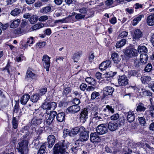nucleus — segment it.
I'll list each match as a JSON object with an SVG mask.
<instances>
[{
	"mask_svg": "<svg viewBox=\"0 0 154 154\" xmlns=\"http://www.w3.org/2000/svg\"><path fill=\"white\" fill-rule=\"evenodd\" d=\"M84 127L83 126L77 127L72 129L70 131V134L72 135L77 134L79 132H81L84 131Z\"/></svg>",
	"mask_w": 154,
	"mask_h": 154,
	"instance_id": "16",
	"label": "nucleus"
},
{
	"mask_svg": "<svg viewBox=\"0 0 154 154\" xmlns=\"http://www.w3.org/2000/svg\"><path fill=\"white\" fill-rule=\"evenodd\" d=\"M85 17V15L81 14H77L75 16V18L77 20H81Z\"/></svg>",
	"mask_w": 154,
	"mask_h": 154,
	"instance_id": "57",
	"label": "nucleus"
},
{
	"mask_svg": "<svg viewBox=\"0 0 154 154\" xmlns=\"http://www.w3.org/2000/svg\"><path fill=\"white\" fill-rule=\"evenodd\" d=\"M78 145H79V144L76 143V141L75 143L73 144L71 148V150L72 152L76 153L77 152L78 150L80 149L79 146Z\"/></svg>",
	"mask_w": 154,
	"mask_h": 154,
	"instance_id": "37",
	"label": "nucleus"
},
{
	"mask_svg": "<svg viewBox=\"0 0 154 154\" xmlns=\"http://www.w3.org/2000/svg\"><path fill=\"white\" fill-rule=\"evenodd\" d=\"M62 141L54 145V154H68L67 152H66V149L68 146V142L65 140Z\"/></svg>",
	"mask_w": 154,
	"mask_h": 154,
	"instance_id": "2",
	"label": "nucleus"
},
{
	"mask_svg": "<svg viewBox=\"0 0 154 154\" xmlns=\"http://www.w3.org/2000/svg\"><path fill=\"white\" fill-rule=\"evenodd\" d=\"M62 10L60 9H57L55 11L54 14V17H58L60 16L61 14Z\"/></svg>",
	"mask_w": 154,
	"mask_h": 154,
	"instance_id": "50",
	"label": "nucleus"
},
{
	"mask_svg": "<svg viewBox=\"0 0 154 154\" xmlns=\"http://www.w3.org/2000/svg\"><path fill=\"white\" fill-rule=\"evenodd\" d=\"M126 41L125 39H122L120 41L118 42L116 46L117 48H120L124 46L126 43Z\"/></svg>",
	"mask_w": 154,
	"mask_h": 154,
	"instance_id": "29",
	"label": "nucleus"
},
{
	"mask_svg": "<svg viewBox=\"0 0 154 154\" xmlns=\"http://www.w3.org/2000/svg\"><path fill=\"white\" fill-rule=\"evenodd\" d=\"M50 57L47 55H45L43 57V64L44 68L46 69L47 71L49 70L50 64Z\"/></svg>",
	"mask_w": 154,
	"mask_h": 154,
	"instance_id": "6",
	"label": "nucleus"
},
{
	"mask_svg": "<svg viewBox=\"0 0 154 154\" xmlns=\"http://www.w3.org/2000/svg\"><path fill=\"white\" fill-rule=\"evenodd\" d=\"M56 138L53 135H51L48 137V147L51 148L55 143Z\"/></svg>",
	"mask_w": 154,
	"mask_h": 154,
	"instance_id": "14",
	"label": "nucleus"
},
{
	"mask_svg": "<svg viewBox=\"0 0 154 154\" xmlns=\"http://www.w3.org/2000/svg\"><path fill=\"white\" fill-rule=\"evenodd\" d=\"M48 17L46 15L42 16L40 17L39 18L38 20L39 21L41 22H45L46 20H48Z\"/></svg>",
	"mask_w": 154,
	"mask_h": 154,
	"instance_id": "52",
	"label": "nucleus"
},
{
	"mask_svg": "<svg viewBox=\"0 0 154 154\" xmlns=\"http://www.w3.org/2000/svg\"><path fill=\"white\" fill-rule=\"evenodd\" d=\"M68 22V21L67 20H66V18H65L63 19H61V20H56L54 22V23H57L59 22H60L61 23H67Z\"/></svg>",
	"mask_w": 154,
	"mask_h": 154,
	"instance_id": "55",
	"label": "nucleus"
},
{
	"mask_svg": "<svg viewBox=\"0 0 154 154\" xmlns=\"http://www.w3.org/2000/svg\"><path fill=\"white\" fill-rule=\"evenodd\" d=\"M38 19V17L36 15H34L30 17L29 21L31 24H34L37 21Z\"/></svg>",
	"mask_w": 154,
	"mask_h": 154,
	"instance_id": "32",
	"label": "nucleus"
},
{
	"mask_svg": "<svg viewBox=\"0 0 154 154\" xmlns=\"http://www.w3.org/2000/svg\"><path fill=\"white\" fill-rule=\"evenodd\" d=\"M148 59V55L145 53H141L140 56V61L142 64H144L146 63Z\"/></svg>",
	"mask_w": 154,
	"mask_h": 154,
	"instance_id": "21",
	"label": "nucleus"
},
{
	"mask_svg": "<svg viewBox=\"0 0 154 154\" xmlns=\"http://www.w3.org/2000/svg\"><path fill=\"white\" fill-rule=\"evenodd\" d=\"M110 61L109 60L102 62L99 66V68L101 70H105L110 65Z\"/></svg>",
	"mask_w": 154,
	"mask_h": 154,
	"instance_id": "15",
	"label": "nucleus"
},
{
	"mask_svg": "<svg viewBox=\"0 0 154 154\" xmlns=\"http://www.w3.org/2000/svg\"><path fill=\"white\" fill-rule=\"evenodd\" d=\"M147 48L144 46L140 45L138 47V51L139 53L142 52L145 54L147 52Z\"/></svg>",
	"mask_w": 154,
	"mask_h": 154,
	"instance_id": "31",
	"label": "nucleus"
},
{
	"mask_svg": "<svg viewBox=\"0 0 154 154\" xmlns=\"http://www.w3.org/2000/svg\"><path fill=\"white\" fill-rule=\"evenodd\" d=\"M97 133L100 134H103L106 133L108 129L105 124L99 125L96 128Z\"/></svg>",
	"mask_w": 154,
	"mask_h": 154,
	"instance_id": "9",
	"label": "nucleus"
},
{
	"mask_svg": "<svg viewBox=\"0 0 154 154\" xmlns=\"http://www.w3.org/2000/svg\"><path fill=\"white\" fill-rule=\"evenodd\" d=\"M21 12L20 9L16 8L11 11V14L14 16H16L19 15Z\"/></svg>",
	"mask_w": 154,
	"mask_h": 154,
	"instance_id": "36",
	"label": "nucleus"
},
{
	"mask_svg": "<svg viewBox=\"0 0 154 154\" xmlns=\"http://www.w3.org/2000/svg\"><path fill=\"white\" fill-rule=\"evenodd\" d=\"M90 140L93 143L98 142L101 140V139L97 133H91L90 135Z\"/></svg>",
	"mask_w": 154,
	"mask_h": 154,
	"instance_id": "11",
	"label": "nucleus"
},
{
	"mask_svg": "<svg viewBox=\"0 0 154 154\" xmlns=\"http://www.w3.org/2000/svg\"><path fill=\"white\" fill-rule=\"evenodd\" d=\"M152 68V66L150 63H148L145 67V71L147 72H149L151 71Z\"/></svg>",
	"mask_w": 154,
	"mask_h": 154,
	"instance_id": "51",
	"label": "nucleus"
},
{
	"mask_svg": "<svg viewBox=\"0 0 154 154\" xmlns=\"http://www.w3.org/2000/svg\"><path fill=\"white\" fill-rule=\"evenodd\" d=\"M88 111L87 109L84 108L83 109L80 114L81 116L80 118L81 119H87L88 118Z\"/></svg>",
	"mask_w": 154,
	"mask_h": 154,
	"instance_id": "24",
	"label": "nucleus"
},
{
	"mask_svg": "<svg viewBox=\"0 0 154 154\" xmlns=\"http://www.w3.org/2000/svg\"><path fill=\"white\" fill-rule=\"evenodd\" d=\"M118 127V124L113 121L109 122L108 124V128L109 130L111 131H113L116 130Z\"/></svg>",
	"mask_w": 154,
	"mask_h": 154,
	"instance_id": "10",
	"label": "nucleus"
},
{
	"mask_svg": "<svg viewBox=\"0 0 154 154\" xmlns=\"http://www.w3.org/2000/svg\"><path fill=\"white\" fill-rule=\"evenodd\" d=\"M95 116L93 118V120L94 119L100 121H102L103 119V116L101 114H99L98 115H95Z\"/></svg>",
	"mask_w": 154,
	"mask_h": 154,
	"instance_id": "47",
	"label": "nucleus"
},
{
	"mask_svg": "<svg viewBox=\"0 0 154 154\" xmlns=\"http://www.w3.org/2000/svg\"><path fill=\"white\" fill-rule=\"evenodd\" d=\"M26 32V31L24 29L20 27L15 29L14 31L15 34L18 35L23 34Z\"/></svg>",
	"mask_w": 154,
	"mask_h": 154,
	"instance_id": "30",
	"label": "nucleus"
},
{
	"mask_svg": "<svg viewBox=\"0 0 154 154\" xmlns=\"http://www.w3.org/2000/svg\"><path fill=\"white\" fill-rule=\"evenodd\" d=\"M134 64L137 67H139L141 64L142 63L138 60H135L134 61Z\"/></svg>",
	"mask_w": 154,
	"mask_h": 154,
	"instance_id": "59",
	"label": "nucleus"
},
{
	"mask_svg": "<svg viewBox=\"0 0 154 154\" xmlns=\"http://www.w3.org/2000/svg\"><path fill=\"white\" fill-rule=\"evenodd\" d=\"M119 118V115L118 113L114 114L110 117L111 119L112 120H116L118 119Z\"/></svg>",
	"mask_w": 154,
	"mask_h": 154,
	"instance_id": "53",
	"label": "nucleus"
},
{
	"mask_svg": "<svg viewBox=\"0 0 154 154\" xmlns=\"http://www.w3.org/2000/svg\"><path fill=\"white\" fill-rule=\"evenodd\" d=\"M112 146L113 153H114L115 154L120 151L122 144L117 140L114 139L113 140L112 143Z\"/></svg>",
	"mask_w": 154,
	"mask_h": 154,
	"instance_id": "4",
	"label": "nucleus"
},
{
	"mask_svg": "<svg viewBox=\"0 0 154 154\" xmlns=\"http://www.w3.org/2000/svg\"><path fill=\"white\" fill-rule=\"evenodd\" d=\"M103 111L106 112H111L112 113H113L114 112V109L112 108V106L108 105L106 106V107L104 109Z\"/></svg>",
	"mask_w": 154,
	"mask_h": 154,
	"instance_id": "40",
	"label": "nucleus"
},
{
	"mask_svg": "<svg viewBox=\"0 0 154 154\" xmlns=\"http://www.w3.org/2000/svg\"><path fill=\"white\" fill-rule=\"evenodd\" d=\"M151 79L150 77L149 76H145L141 77L140 78L142 83L144 84L147 83Z\"/></svg>",
	"mask_w": 154,
	"mask_h": 154,
	"instance_id": "33",
	"label": "nucleus"
},
{
	"mask_svg": "<svg viewBox=\"0 0 154 154\" xmlns=\"http://www.w3.org/2000/svg\"><path fill=\"white\" fill-rule=\"evenodd\" d=\"M82 54V52L81 51L77 52L73 55V58L75 62H77V60H79L80 56Z\"/></svg>",
	"mask_w": 154,
	"mask_h": 154,
	"instance_id": "38",
	"label": "nucleus"
},
{
	"mask_svg": "<svg viewBox=\"0 0 154 154\" xmlns=\"http://www.w3.org/2000/svg\"><path fill=\"white\" fill-rule=\"evenodd\" d=\"M143 94L147 96H150L152 95V93L149 91L144 90V91L143 92Z\"/></svg>",
	"mask_w": 154,
	"mask_h": 154,
	"instance_id": "54",
	"label": "nucleus"
},
{
	"mask_svg": "<svg viewBox=\"0 0 154 154\" xmlns=\"http://www.w3.org/2000/svg\"><path fill=\"white\" fill-rule=\"evenodd\" d=\"M128 32L126 31H123L119 35V37L121 38L126 37L128 35Z\"/></svg>",
	"mask_w": 154,
	"mask_h": 154,
	"instance_id": "61",
	"label": "nucleus"
},
{
	"mask_svg": "<svg viewBox=\"0 0 154 154\" xmlns=\"http://www.w3.org/2000/svg\"><path fill=\"white\" fill-rule=\"evenodd\" d=\"M88 132L87 131L85 130V128H84V131L81 132L79 139L76 140V143L79 144V141L83 142L87 140L89 137Z\"/></svg>",
	"mask_w": 154,
	"mask_h": 154,
	"instance_id": "5",
	"label": "nucleus"
},
{
	"mask_svg": "<svg viewBox=\"0 0 154 154\" xmlns=\"http://www.w3.org/2000/svg\"><path fill=\"white\" fill-rule=\"evenodd\" d=\"M4 69H6L7 70L9 74L11 73V72H14V69L13 70H12L11 67L10 65L8 63V64Z\"/></svg>",
	"mask_w": 154,
	"mask_h": 154,
	"instance_id": "49",
	"label": "nucleus"
},
{
	"mask_svg": "<svg viewBox=\"0 0 154 154\" xmlns=\"http://www.w3.org/2000/svg\"><path fill=\"white\" fill-rule=\"evenodd\" d=\"M12 125L13 128L14 129H16L18 126V121L16 119L15 117H13L12 119Z\"/></svg>",
	"mask_w": 154,
	"mask_h": 154,
	"instance_id": "44",
	"label": "nucleus"
},
{
	"mask_svg": "<svg viewBox=\"0 0 154 154\" xmlns=\"http://www.w3.org/2000/svg\"><path fill=\"white\" fill-rule=\"evenodd\" d=\"M146 109V108L144 106V105L142 103H139L137 106L136 110L137 112H144Z\"/></svg>",
	"mask_w": 154,
	"mask_h": 154,
	"instance_id": "25",
	"label": "nucleus"
},
{
	"mask_svg": "<svg viewBox=\"0 0 154 154\" xmlns=\"http://www.w3.org/2000/svg\"><path fill=\"white\" fill-rule=\"evenodd\" d=\"M50 113L48 112L44 113L42 116V119L45 120V122L46 124L48 125H50L52 122L54 117L57 115V112L56 111H50Z\"/></svg>",
	"mask_w": 154,
	"mask_h": 154,
	"instance_id": "3",
	"label": "nucleus"
},
{
	"mask_svg": "<svg viewBox=\"0 0 154 154\" xmlns=\"http://www.w3.org/2000/svg\"><path fill=\"white\" fill-rule=\"evenodd\" d=\"M20 22V20L18 19L11 21L10 27L12 28H14L17 27L19 25Z\"/></svg>",
	"mask_w": 154,
	"mask_h": 154,
	"instance_id": "23",
	"label": "nucleus"
},
{
	"mask_svg": "<svg viewBox=\"0 0 154 154\" xmlns=\"http://www.w3.org/2000/svg\"><path fill=\"white\" fill-rule=\"evenodd\" d=\"M143 35L142 32L139 29L135 30L133 35V38L135 40H138Z\"/></svg>",
	"mask_w": 154,
	"mask_h": 154,
	"instance_id": "18",
	"label": "nucleus"
},
{
	"mask_svg": "<svg viewBox=\"0 0 154 154\" xmlns=\"http://www.w3.org/2000/svg\"><path fill=\"white\" fill-rule=\"evenodd\" d=\"M102 74L99 72H97L95 74L96 78L99 80H100L102 78Z\"/></svg>",
	"mask_w": 154,
	"mask_h": 154,
	"instance_id": "64",
	"label": "nucleus"
},
{
	"mask_svg": "<svg viewBox=\"0 0 154 154\" xmlns=\"http://www.w3.org/2000/svg\"><path fill=\"white\" fill-rule=\"evenodd\" d=\"M100 95L99 93L96 91L93 92L91 95V99L92 100H94Z\"/></svg>",
	"mask_w": 154,
	"mask_h": 154,
	"instance_id": "48",
	"label": "nucleus"
},
{
	"mask_svg": "<svg viewBox=\"0 0 154 154\" xmlns=\"http://www.w3.org/2000/svg\"><path fill=\"white\" fill-rule=\"evenodd\" d=\"M138 117L139 122L140 124L144 126L146 123L145 119L143 117Z\"/></svg>",
	"mask_w": 154,
	"mask_h": 154,
	"instance_id": "43",
	"label": "nucleus"
},
{
	"mask_svg": "<svg viewBox=\"0 0 154 154\" xmlns=\"http://www.w3.org/2000/svg\"><path fill=\"white\" fill-rule=\"evenodd\" d=\"M85 81L87 82L91 85L94 86L96 85L95 80L93 78L87 77L85 79Z\"/></svg>",
	"mask_w": 154,
	"mask_h": 154,
	"instance_id": "34",
	"label": "nucleus"
},
{
	"mask_svg": "<svg viewBox=\"0 0 154 154\" xmlns=\"http://www.w3.org/2000/svg\"><path fill=\"white\" fill-rule=\"evenodd\" d=\"M147 24L149 26L154 25V14L148 16L146 18Z\"/></svg>",
	"mask_w": 154,
	"mask_h": 154,
	"instance_id": "17",
	"label": "nucleus"
},
{
	"mask_svg": "<svg viewBox=\"0 0 154 154\" xmlns=\"http://www.w3.org/2000/svg\"><path fill=\"white\" fill-rule=\"evenodd\" d=\"M149 110V114L151 117L154 118V106H151Z\"/></svg>",
	"mask_w": 154,
	"mask_h": 154,
	"instance_id": "58",
	"label": "nucleus"
},
{
	"mask_svg": "<svg viewBox=\"0 0 154 154\" xmlns=\"http://www.w3.org/2000/svg\"><path fill=\"white\" fill-rule=\"evenodd\" d=\"M47 88H42L40 90V94L41 95H42L45 94L47 91Z\"/></svg>",
	"mask_w": 154,
	"mask_h": 154,
	"instance_id": "63",
	"label": "nucleus"
},
{
	"mask_svg": "<svg viewBox=\"0 0 154 154\" xmlns=\"http://www.w3.org/2000/svg\"><path fill=\"white\" fill-rule=\"evenodd\" d=\"M46 43L45 42H39L37 44V46L39 48L44 47L46 45Z\"/></svg>",
	"mask_w": 154,
	"mask_h": 154,
	"instance_id": "62",
	"label": "nucleus"
},
{
	"mask_svg": "<svg viewBox=\"0 0 154 154\" xmlns=\"http://www.w3.org/2000/svg\"><path fill=\"white\" fill-rule=\"evenodd\" d=\"M26 76L27 78H30L32 79H34L35 78V74L33 73L31 71L29 70L27 71Z\"/></svg>",
	"mask_w": 154,
	"mask_h": 154,
	"instance_id": "41",
	"label": "nucleus"
},
{
	"mask_svg": "<svg viewBox=\"0 0 154 154\" xmlns=\"http://www.w3.org/2000/svg\"><path fill=\"white\" fill-rule=\"evenodd\" d=\"M30 98V95L28 94L23 95L20 99V103L22 105H25Z\"/></svg>",
	"mask_w": 154,
	"mask_h": 154,
	"instance_id": "20",
	"label": "nucleus"
},
{
	"mask_svg": "<svg viewBox=\"0 0 154 154\" xmlns=\"http://www.w3.org/2000/svg\"><path fill=\"white\" fill-rule=\"evenodd\" d=\"M118 81V84L120 86H125L128 83V79L125 75L119 76Z\"/></svg>",
	"mask_w": 154,
	"mask_h": 154,
	"instance_id": "8",
	"label": "nucleus"
},
{
	"mask_svg": "<svg viewBox=\"0 0 154 154\" xmlns=\"http://www.w3.org/2000/svg\"><path fill=\"white\" fill-rule=\"evenodd\" d=\"M35 111L33 112V115L37 117H40L42 116L43 114L40 111V109L38 107L35 109Z\"/></svg>",
	"mask_w": 154,
	"mask_h": 154,
	"instance_id": "28",
	"label": "nucleus"
},
{
	"mask_svg": "<svg viewBox=\"0 0 154 154\" xmlns=\"http://www.w3.org/2000/svg\"><path fill=\"white\" fill-rule=\"evenodd\" d=\"M39 98V95L38 94H36L32 95L30 98V100L33 103L36 102Z\"/></svg>",
	"mask_w": 154,
	"mask_h": 154,
	"instance_id": "35",
	"label": "nucleus"
},
{
	"mask_svg": "<svg viewBox=\"0 0 154 154\" xmlns=\"http://www.w3.org/2000/svg\"><path fill=\"white\" fill-rule=\"evenodd\" d=\"M80 109V107L78 105H73L68 108V110L71 113H75L79 112Z\"/></svg>",
	"mask_w": 154,
	"mask_h": 154,
	"instance_id": "12",
	"label": "nucleus"
},
{
	"mask_svg": "<svg viewBox=\"0 0 154 154\" xmlns=\"http://www.w3.org/2000/svg\"><path fill=\"white\" fill-rule=\"evenodd\" d=\"M127 114V119L130 122H132L135 119V116L134 112L129 111L126 113Z\"/></svg>",
	"mask_w": 154,
	"mask_h": 154,
	"instance_id": "19",
	"label": "nucleus"
},
{
	"mask_svg": "<svg viewBox=\"0 0 154 154\" xmlns=\"http://www.w3.org/2000/svg\"><path fill=\"white\" fill-rule=\"evenodd\" d=\"M29 134V131L27 130L23 129L21 134L23 135V138H21V141L19 143V146L18 148L19 152L21 154H27L29 151L28 148V142L26 139Z\"/></svg>",
	"mask_w": 154,
	"mask_h": 154,
	"instance_id": "1",
	"label": "nucleus"
},
{
	"mask_svg": "<svg viewBox=\"0 0 154 154\" xmlns=\"http://www.w3.org/2000/svg\"><path fill=\"white\" fill-rule=\"evenodd\" d=\"M65 115L64 112H61L58 113L57 116V120L60 122H63L65 119Z\"/></svg>",
	"mask_w": 154,
	"mask_h": 154,
	"instance_id": "26",
	"label": "nucleus"
},
{
	"mask_svg": "<svg viewBox=\"0 0 154 154\" xmlns=\"http://www.w3.org/2000/svg\"><path fill=\"white\" fill-rule=\"evenodd\" d=\"M125 54L129 57H136L138 55L137 51L134 48L127 49L125 52Z\"/></svg>",
	"mask_w": 154,
	"mask_h": 154,
	"instance_id": "7",
	"label": "nucleus"
},
{
	"mask_svg": "<svg viewBox=\"0 0 154 154\" xmlns=\"http://www.w3.org/2000/svg\"><path fill=\"white\" fill-rule=\"evenodd\" d=\"M134 7L135 9L137 10L142 8H143V5L139 3H136L134 5Z\"/></svg>",
	"mask_w": 154,
	"mask_h": 154,
	"instance_id": "60",
	"label": "nucleus"
},
{
	"mask_svg": "<svg viewBox=\"0 0 154 154\" xmlns=\"http://www.w3.org/2000/svg\"><path fill=\"white\" fill-rule=\"evenodd\" d=\"M114 89L111 86H107L103 89V93L104 95L107 96L108 95H111L114 91Z\"/></svg>",
	"mask_w": 154,
	"mask_h": 154,
	"instance_id": "13",
	"label": "nucleus"
},
{
	"mask_svg": "<svg viewBox=\"0 0 154 154\" xmlns=\"http://www.w3.org/2000/svg\"><path fill=\"white\" fill-rule=\"evenodd\" d=\"M51 10V7L50 6H47L42 8L40 10V12L42 13L45 14L47 13Z\"/></svg>",
	"mask_w": 154,
	"mask_h": 154,
	"instance_id": "39",
	"label": "nucleus"
},
{
	"mask_svg": "<svg viewBox=\"0 0 154 154\" xmlns=\"http://www.w3.org/2000/svg\"><path fill=\"white\" fill-rule=\"evenodd\" d=\"M47 144V142H45L40 147L38 152V154H43L46 152V144Z\"/></svg>",
	"mask_w": 154,
	"mask_h": 154,
	"instance_id": "27",
	"label": "nucleus"
},
{
	"mask_svg": "<svg viewBox=\"0 0 154 154\" xmlns=\"http://www.w3.org/2000/svg\"><path fill=\"white\" fill-rule=\"evenodd\" d=\"M42 107L43 109L46 110V112H47V113H48V110H49L48 103L47 102L44 103L42 105Z\"/></svg>",
	"mask_w": 154,
	"mask_h": 154,
	"instance_id": "46",
	"label": "nucleus"
},
{
	"mask_svg": "<svg viewBox=\"0 0 154 154\" xmlns=\"http://www.w3.org/2000/svg\"><path fill=\"white\" fill-rule=\"evenodd\" d=\"M117 73L116 72H112V71H110L106 74L105 76L107 78L112 77L115 75Z\"/></svg>",
	"mask_w": 154,
	"mask_h": 154,
	"instance_id": "45",
	"label": "nucleus"
},
{
	"mask_svg": "<svg viewBox=\"0 0 154 154\" xmlns=\"http://www.w3.org/2000/svg\"><path fill=\"white\" fill-rule=\"evenodd\" d=\"M48 105L49 110H54L57 107V103L54 102L48 103Z\"/></svg>",
	"mask_w": 154,
	"mask_h": 154,
	"instance_id": "42",
	"label": "nucleus"
},
{
	"mask_svg": "<svg viewBox=\"0 0 154 154\" xmlns=\"http://www.w3.org/2000/svg\"><path fill=\"white\" fill-rule=\"evenodd\" d=\"M79 12L82 14H86L87 12L86 8H82L78 9Z\"/></svg>",
	"mask_w": 154,
	"mask_h": 154,
	"instance_id": "56",
	"label": "nucleus"
},
{
	"mask_svg": "<svg viewBox=\"0 0 154 154\" xmlns=\"http://www.w3.org/2000/svg\"><path fill=\"white\" fill-rule=\"evenodd\" d=\"M111 57L115 63H118L121 60L119 58L118 54L116 53H112L111 55Z\"/></svg>",
	"mask_w": 154,
	"mask_h": 154,
	"instance_id": "22",
	"label": "nucleus"
}]
</instances>
